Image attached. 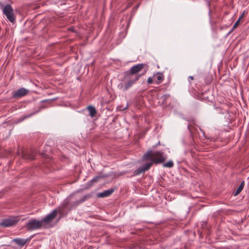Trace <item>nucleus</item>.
Segmentation results:
<instances>
[{
    "instance_id": "2",
    "label": "nucleus",
    "mask_w": 249,
    "mask_h": 249,
    "mask_svg": "<svg viewBox=\"0 0 249 249\" xmlns=\"http://www.w3.org/2000/svg\"><path fill=\"white\" fill-rule=\"evenodd\" d=\"M137 81V78L132 75H128L125 73L124 78L118 84L117 88L120 90L125 91L130 88Z\"/></svg>"
},
{
    "instance_id": "23",
    "label": "nucleus",
    "mask_w": 249,
    "mask_h": 249,
    "mask_svg": "<svg viewBox=\"0 0 249 249\" xmlns=\"http://www.w3.org/2000/svg\"><path fill=\"white\" fill-rule=\"evenodd\" d=\"M127 107H128V106H126V107H124V108H123V109L120 108V109H120V110H124V109H126V108H127Z\"/></svg>"
},
{
    "instance_id": "12",
    "label": "nucleus",
    "mask_w": 249,
    "mask_h": 249,
    "mask_svg": "<svg viewBox=\"0 0 249 249\" xmlns=\"http://www.w3.org/2000/svg\"><path fill=\"white\" fill-rule=\"evenodd\" d=\"M155 81L157 84L160 83L163 80V75L161 73L158 74L155 77Z\"/></svg>"
},
{
    "instance_id": "13",
    "label": "nucleus",
    "mask_w": 249,
    "mask_h": 249,
    "mask_svg": "<svg viewBox=\"0 0 249 249\" xmlns=\"http://www.w3.org/2000/svg\"><path fill=\"white\" fill-rule=\"evenodd\" d=\"M244 182L243 181L241 183V184L239 186V187L237 189V190L235 193V194H234L235 196L238 195L242 191L243 187H244Z\"/></svg>"
},
{
    "instance_id": "14",
    "label": "nucleus",
    "mask_w": 249,
    "mask_h": 249,
    "mask_svg": "<svg viewBox=\"0 0 249 249\" xmlns=\"http://www.w3.org/2000/svg\"><path fill=\"white\" fill-rule=\"evenodd\" d=\"M86 196H84L83 198H82V199L74 202L73 204H72V206H76L79 205L81 203L84 202L86 200Z\"/></svg>"
},
{
    "instance_id": "11",
    "label": "nucleus",
    "mask_w": 249,
    "mask_h": 249,
    "mask_svg": "<svg viewBox=\"0 0 249 249\" xmlns=\"http://www.w3.org/2000/svg\"><path fill=\"white\" fill-rule=\"evenodd\" d=\"M87 108L89 111V114L91 117H93L96 114V110L95 108L93 106H88Z\"/></svg>"
},
{
    "instance_id": "9",
    "label": "nucleus",
    "mask_w": 249,
    "mask_h": 249,
    "mask_svg": "<svg viewBox=\"0 0 249 249\" xmlns=\"http://www.w3.org/2000/svg\"><path fill=\"white\" fill-rule=\"evenodd\" d=\"M31 239L30 237L27 239L15 238L13 240V242H15L19 246L23 247L27 242H29Z\"/></svg>"
},
{
    "instance_id": "17",
    "label": "nucleus",
    "mask_w": 249,
    "mask_h": 249,
    "mask_svg": "<svg viewBox=\"0 0 249 249\" xmlns=\"http://www.w3.org/2000/svg\"><path fill=\"white\" fill-rule=\"evenodd\" d=\"M69 203V198H67L65 201L64 202L63 204H62V207L65 208L67 207Z\"/></svg>"
},
{
    "instance_id": "16",
    "label": "nucleus",
    "mask_w": 249,
    "mask_h": 249,
    "mask_svg": "<svg viewBox=\"0 0 249 249\" xmlns=\"http://www.w3.org/2000/svg\"><path fill=\"white\" fill-rule=\"evenodd\" d=\"M239 22H240V20L239 19H238L236 22L234 23V24L233 25L232 28V29H231V31H232L233 30H234L235 28H236L237 27V26L239 25Z\"/></svg>"
},
{
    "instance_id": "5",
    "label": "nucleus",
    "mask_w": 249,
    "mask_h": 249,
    "mask_svg": "<svg viewBox=\"0 0 249 249\" xmlns=\"http://www.w3.org/2000/svg\"><path fill=\"white\" fill-rule=\"evenodd\" d=\"M143 68V64H139L133 66L130 70V71L126 73L128 75H132L137 78V81L140 77V75L137 74Z\"/></svg>"
},
{
    "instance_id": "10",
    "label": "nucleus",
    "mask_w": 249,
    "mask_h": 249,
    "mask_svg": "<svg viewBox=\"0 0 249 249\" xmlns=\"http://www.w3.org/2000/svg\"><path fill=\"white\" fill-rule=\"evenodd\" d=\"M113 191H114V189H111L109 190H107L104 191L103 192L99 193L97 195V196L98 197H107V196H108L109 195H110L113 192Z\"/></svg>"
},
{
    "instance_id": "22",
    "label": "nucleus",
    "mask_w": 249,
    "mask_h": 249,
    "mask_svg": "<svg viewBox=\"0 0 249 249\" xmlns=\"http://www.w3.org/2000/svg\"><path fill=\"white\" fill-rule=\"evenodd\" d=\"M244 16V13H243L240 16V17L238 18V19H239V20L240 21V20L241 19V18H243Z\"/></svg>"
},
{
    "instance_id": "21",
    "label": "nucleus",
    "mask_w": 249,
    "mask_h": 249,
    "mask_svg": "<svg viewBox=\"0 0 249 249\" xmlns=\"http://www.w3.org/2000/svg\"><path fill=\"white\" fill-rule=\"evenodd\" d=\"M99 178H100L99 177H97L93 178V179L92 180V181H97Z\"/></svg>"
},
{
    "instance_id": "15",
    "label": "nucleus",
    "mask_w": 249,
    "mask_h": 249,
    "mask_svg": "<svg viewBox=\"0 0 249 249\" xmlns=\"http://www.w3.org/2000/svg\"><path fill=\"white\" fill-rule=\"evenodd\" d=\"M174 165V163L172 161H169L163 164V166L166 167L171 168Z\"/></svg>"
},
{
    "instance_id": "24",
    "label": "nucleus",
    "mask_w": 249,
    "mask_h": 249,
    "mask_svg": "<svg viewBox=\"0 0 249 249\" xmlns=\"http://www.w3.org/2000/svg\"><path fill=\"white\" fill-rule=\"evenodd\" d=\"M189 78L191 79V80H193V79H194L193 77V76H190L189 77Z\"/></svg>"
},
{
    "instance_id": "3",
    "label": "nucleus",
    "mask_w": 249,
    "mask_h": 249,
    "mask_svg": "<svg viewBox=\"0 0 249 249\" xmlns=\"http://www.w3.org/2000/svg\"><path fill=\"white\" fill-rule=\"evenodd\" d=\"M25 227L29 231H34L43 227L41 220L31 219L26 223Z\"/></svg>"
},
{
    "instance_id": "7",
    "label": "nucleus",
    "mask_w": 249,
    "mask_h": 249,
    "mask_svg": "<svg viewBox=\"0 0 249 249\" xmlns=\"http://www.w3.org/2000/svg\"><path fill=\"white\" fill-rule=\"evenodd\" d=\"M18 220L16 217H10L3 220L0 225L3 227H9L16 225Z\"/></svg>"
},
{
    "instance_id": "19",
    "label": "nucleus",
    "mask_w": 249,
    "mask_h": 249,
    "mask_svg": "<svg viewBox=\"0 0 249 249\" xmlns=\"http://www.w3.org/2000/svg\"><path fill=\"white\" fill-rule=\"evenodd\" d=\"M153 82V79L152 77H149L147 79V83L149 84H152Z\"/></svg>"
},
{
    "instance_id": "6",
    "label": "nucleus",
    "mask_w": 249,
    "mask_h": 249,
    "mask_svg": "<svg viewBox=\"0 0 249 249\" xmlns=\"http://www.w3.org/2000/svg\"><path fill=\"white\" fill-rule=\"evenodd\" d=\"M57 210H54L52 213L46 215L44 218L41 220L43 227H46L47 225L49 224L53 219L56 216Z\"/></svg>"
},
{
    "instance_id": "4",
    "label": "nucleus",
    "mask_w": 249,
    "mask_h": 249,
    "mask_svg": "<svg viewBox=\"0 0 249 249\" xmlns=\"http://www.w3.org/2000/svg\"><path fill=\"white\" fill-rule=\"evenodd\" d=\"M2 10L3 13L11 22H13L15 21V17L13 14V9L10 4H7L3 7Z\"/></svg>"
},
{
    "instance_id": "8",
    "label": "nucleus",
    "mask_w": 249,
    "mask_h": 249,
    "mask_svg": "<svg viewBox=\"0 0 249 249\" xmlns=\"http://www.w3.org/2000/svg\"><path fill=\"white\" fill-rule=\"evenodd\" d=\"M28 91L29 90L28 89H26L24 88H22L18 89L15 92H14L13 94V96L15 98L21 97L27 94Z\"/></svg>"
},
{
    "instance_id": "20",
    "label": "nucleus",
    "mask_w": 249,
    "mask_h": 249,
    "mask_svg": "<svg viewBox=\"0 0 249 249\" xmlns=\"http://www.w3.org/2000/svg\"><path fill=\"white\" fill-rule=\"evenodd\" d=\"M169 97V95L167 94L163 95L161 96V98L162 100L164 101L168 97Z\"/></svg>"
},
{
    "instance_id": "1",
    "label": "nucleus",
    "mask_w": 249,
    "mask_h": 249,
    "mask_svg": "<svg viewBox=\"0 0 249 249\" xmlns=\"http://www.w3.org/2000/svg\"><path fill=\"white\" fill-rule=\"evenodd\" d=\"M144 160L150 162L146 163L142 166V167L138 170L136 174H140L146 170H148L153 164V162L158 163L163 162L166 159V157L160 151H149L143 156Z\"/></svg>"
},
{
    "instance_id": "18",
    "label": "nucleus",
    "mask_w": 249,
    "mask_h": 249,
    "mask_svg": "<svg viewBox=\"0 0 249 249\" xmlns=\"http://www.w3.org/2000/svg\"><path fill=\"white\" fill-rule=\"evenodd\" d=\"M39 111H36V112H33L32 113H31L30 114L28 115H26L24 116V117L22 119V120L26 119V118H29V117L30 116H32V115L35 114L37 112H38Z\"/></svg>"
}]
</instances>
